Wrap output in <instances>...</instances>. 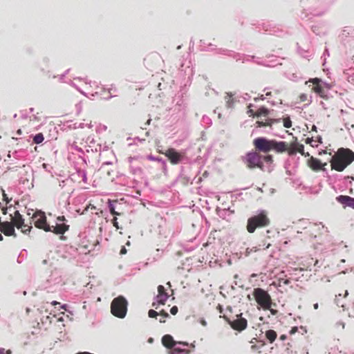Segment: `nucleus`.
<instances>
[{"label": "nucleus", "instance_id": "nucleus-43", "mask_svg": "<svg viewBox=\"0 0 354 354\" xmlns=\"http://www.w3.org/2000/svg\"><path fill=\"white\" fill-rule=\"evenodd\" d=\"M3 239V236L1 234H0V241H2Z\"/></svg>", "mask_w": 354, "mask_h": 354}, {"label": "nucleus", "instance_id": "nucleus-49", "mask_svg": "<svg viewBox=\"0 0 354 354\" xmlns=\"http://www.w3.org/2000/svg\"><path fill=\"white\" fill-rule=\"evenodd\" d=\"M17 133H18L19 134H21V130H20V129H19V130H18Z\"/></svg>", "mask_w": 354, "mask_h": 354}, {"label": "nucleus", "instance_id": "nucleus-23", "mask_svg": "<svg viewBox=\"0 0 354 354\" xmlns=\"http://www.w3.org/2000/svg\"><path fill=\"white\" fill-rule=\"evenodd\" d=\"M44 140V136L41 133H37L35 135V136L33 138V142L35 144H40Z\"/></svg>", "mask_w": 354, "mask_h": 354}, {"label": "nucleus", "instance_id": "nucleus-39", "mask_svg": "<svg viewBox=\"0 0 354 354\" xmlns=\"http://www.w3.org/2000/svg\"><path fill=\"white\" fill-rule=\"evenodd\" d=\"M51 304H52L53 306H56V305H57V304H59V302H57V301H52V302H51Z\"/></svg>", "mask_w": 354, "mask_h": 354}, {"label": "nucleus", "instance_id": "nucleus-36", "mask_svg": "<svg viewBox=\"0 0 354 354\" xmlns=\"http://www.w3.org/2000/svg\"><path fill=\"white\" fill-rule=\"evenodd\" d=\"M57 219L59 221H64L66 220L64 216H58Z\"/></svg>", "mask_w": 354, "mask_h": 354}, {"label": "nucleus", "instance_id": "nucleus-42", "mask_svg": "<svg viewBox=\"0 0 354 354\" xmlns=\"http://www.w3.org/2000/svg\"><path fill=\"white\" fill-rule=\"evenodd\" d=\"M266 95L267 96L271 95V92H267V93H266Z\"/></svg>", "mask_w": 354, "mask_h": 354}, {"label": "nucleus", "instance_id": "nucleus-6", "mask_svg": "<svg viewBox=\"0 0 354 354\" xmlns=\"http://www.w3.org/2000/svg\"><path fill=\"white\" fill-rule=\"evenodd\" d=\"M243 160L247 167L250 169L257 167L263 170L264 165L262 161V156L257 151L248 152Z\"/></svg>", "mask_w": 354, "mask_h": 354}, {"label": "nucleus", "instance_id": "nucleus-47", "mask_svg": "<svg viewBox=\"0 0 354 354\" xmlns=\"http://www.w3.org/2000/svg\"><path fill=\"white\" fill-rule=\"evenodd\" d=\"M347 295H348V292H347V290H345V294H344V297H346Z\"/></svg>", "mask_w": 354, "mask_h": 354}, {"label": "nucleus", "instance_id": "nucleus-17", "mask_svg": "<svg viewBox=\"0 0 354 354\" xmlns=\"http://www.w3.org/2000/svg\"><path fill=\"white\" fill-rule=\"evenodd\" d=\"M337 201L341 204L354 208V198L341 195L337 197Z\"/></svg>", "mask_w": 354, "mask_h": 354}, {"label": "nucleus", "instance_id": "nucleus-14", "mask_svg": "<svg viewBox=\"0 0 354 354\" xmlns=\"http://www.w3.org/2000/svg\"><path fill=\"white\" fill-rule=\"evenodd\" d=\"M0 231L4 234L5 236H12L14 237L17 236V234L15 233V226L13 223L9 221L2 222L1 225Z\"/></svg>", "mask_w": 354, "mask_h": 354}, {"label": "nucleus", "instance_id": "nucleus-9", "mask_svg": "<svg viewBox=\"0 0 354 354\" xmlns=\"http://www.w3.org/2000/svg\"><path fill=\"white\" fill-rule=\"evenodd\" d=\"M10 222L13 223L14 226L17 229H21L24 234L30 232L32 229L31 225L24 223V219L18 210L15 211Z\"/></svg>", "mask_w": 354, "mask_h": 354}, {"label": "nucleus", "instance_id": "nucleus-41", "mask_svg": "<svg viewBox=\"0 0 354 354\" xmlns=\"http://www.w3.org/2000/svg\"><path fill=\"white\" fill-rule=\"evenodd\" d=\"M151 122V119H149L147 122L145 123V125H149Z\"/></svg>", "mask_w": 354, "mask_h": 354}, {"label": "nucleus", "instance_id": "nucleus-20", "mask_svg": "<svg viewBox=\"0 0 354 354\" xmlns=\"http://www.w3.org/2000/svg\"><path fill=\"white\" fill-rule=\"evenodd\" d=\"M284 144L286 145L285 151H287L288 155L293 156V155L296 154V153H297L296 142H292L290 145L288 143H287L286 142H284Z\"/></svg>", "mask_w": 354, "mask_h": 354}, {"label": "nucleus", "instance_id": "nucleus-1", "mask_svg": "<svg viewBox=\"0 0 354 354\" xmlns=\"http://www.w3.org/2000/svg\"><path fill=\"white\" fill-rule=\"evenodd\" d=\"M354 160V152L346 148H339L330 160L331 169L342 171Z\"/></svg>", "mask_w": 354, "mask_h": 354}, {"label": "nucleus", "instance_id": "nucleus-21", "mask_svg": "<svg viewBox=\"0 0 354 354\" xmlns=\"http://www.w3.org/2000/svg\"><path fill=\"white\" fill-rule=\"evenodd\" d=\"M265 336L268 342L272 344L276 339L277 334L274 330H268L265 332Z\"/></svg>", "mask_w": 354, "mask_h": 354}, {"label": "nucleus", "instance_id": "nucleus-13", "mask_svg": "<svg viewBox=\"0 0 354 354\" xmlns=\"http://www.w3.org/2000/svg\"><path fill=\"white\" fill-rule=\"evenodd\" d=\"M252 106V104H250L249 106H248L247 114L250 117H253V118H254V117L261 118L262 116L268 117L270 111L267 108L262 106V107L259 108L256 112H254V110L252 109H251Z\"/></svg>", "mask_w": 354, "mask_h": 354}, {"label": "nucleus", "instance_id": "nucleus-12", "mask_svg": "<svg viewBox=\"0 0 354 354\" xmlns=\"http://www.w3.org/2000/svg\"><path fill=\"white\" fill-rule=\"evenodd\" d=\"M163 153L168 158L170 162L174 165L179 163L183 157L181 153H178L173 148L168 149Z\"/></svg>", "mask_w": 354, "mask_h": 354}, {"label": "nucleus", "instance_id": "nucleus-38", "mask_svg": "<svg viewBox=\"0 0 354 354\" xmlns=\"http://www.w3.org/2000/svg\"><path fill=\"white\" fill-rule=\"evenodd\" d=\"M312 140H313L312 138H308L306 139V143L310 144Z\"/></svg>", "mask_w": 354, "mask_h": 354}, {"label": "nucleus", "instance_id": "nucleus-2", "mask_svg": "<svg viewBox=\"0 0 354 354\" xmlns=\"http://www.w3.org/2000/svg\"><path fill=\"white\" fill-rule=\"evenodd\" d=\"M253 145L259 153H268L274 151L277 153H283L286 150V145L283 141L278 142L275 140H268L263 137L255 138L253 140Z\"/></svg>", "mask_w": 354, "mask_h": 354}, {"label": "nucleus", "instance_id": "nucleus-34", "mask_svg": "<svg viewBox=\"0 0 354 354\" xmlns=\"http://www.w3.org/2000/svg\"><path fill=\"white\" fill-rule=\"evenodd\" d=\"M11 351L10 350L6 351V353H4V348H0V354H10Z\"/></svg>", "mask_w": 354, "mask_h": 354}, {"label": "nucleus", "instance_id": "nucleus-48", "mask_svg": "<svg viewBox=\"0 0 354 354\" xmlns=\"http://www.w3.org/2000/svg\"><path fill=\"white\" fill-rule=\"evenodd\" d=\"M313 130H316V127L315 125L313 127Z\"/></svg>", "mask_w": 354, "mask_h": 354}, {"label": "nucleus", "instance_id": "nucleus-5", "mask_svg": "<svg viewBox=\"0 0 354 354\" xmlns=\"http://www.w3.org/2000/svg\"><path fill=\"white\" fill-rule=\"evenodd\" d=\"M127 301L122 297L119 296L113 299L111 304V313L119 318H124L127 311Z\"/></svg>", "mask_w": 354, "mask_h": 354}, {"label": "nucleus", "instance_id": "nucleus-40", "mask_svg": "<svg viewBox=\"0 0 354 354\" xmlns=\"http://www.w3.org/2000/svg\"><path fill=\"white\" fill-rule=\"evenodd\" d=\"M313 307H314V308H315V309H316V310H317V309H318V307H319L318 304H314V306H313Z\"/></svg>", "mask_w": 354, "mask_h": 354}, {"label": "nucleus", "instance_id": "nucleus-37", "mask_svg": "<svg viewBox=\"0 0 354 354\" xmlns=\"http://www.w3.org/2000/svg\"><path fill=\"white\" fill-rule=\"evenodd\" d=\"M286 338H287V336H286V335H281L280 336V337H279V339H280L281 340H282V341H283V340L286 339Z\"/></svg>", "mask_w": 354, "mask_h": 354}, {"label": "nucleus", "instance_id": "nucleus-16", "mask_svg": "<svg viewBox=\"0 0 354 354\" xmlns=\"http://www.w3.org/2000/svg\"><path fill=\"white\" fill-rule=\"evenodd\" d=\"M308 165L312 170L317 171L319 170H324L325 169L324 167L326 165V163L322 165L319 159L311 156L308 160Z\"/></svg>", "mask_w": 354, "mask_h": 354}, {"label": "nucleus", "instance_id": "nucleus-8", "mask_svg": "<svg viewBox=\"0 0 354 354\" xmlns=\"http://www.w3.org/2000/svg\"><path fill=\"white\" fill-rule=\"evenodd\" d=\"M308 82L313 83V87L311 90L317 94L319 97L325 98L326 97V91L329 89L328 84L323 82L319 78L315 77L310 79L306 84Z\"/></svg>", "mask_w": 354, "mask_h": 354}, {"label": "nucleus", "instance_id": "nucleus-25", "mask_svg": "<svg viewBox=\"0 0 354 354\" xmlns=\"http://www.w3.org/2000/svg\"><path fill=\"white\" fill-rule=\"evenodd\" d=\"M283 126L286 128H290L292 126V121L289 117L283 118Z\"/></svg>", "mask_w": 354, "mask_h": 354}, {"label": "nucleus", "instance_id": "nucleus-28", "mask_svg": "<svg viewBox=\"0 0 354 354\" xmlns=\"http://www.w3.org/2000/svg\"><path fill=\"white\" fill-rule=\"evenodd\" d=\"M263 160L268 163H272L273 161L272 156L271 155L262 156Z\"/></svg>", "mask_w": 354, "mask_h": 354}, {"label": "nucleus", "instance_id": "nucleus-46", "mask_svg": "<svg viewBox=\"0 0 354 354\" xmlns=\"http://www.w3.org/2000/svg\"><path fill=\"white\" fill-rule=\"evenodd\" d=\"M304 156H309V153H305V155H304Z\"/></svg>", "mask_w": 354, "mask_h": 354}, {"label": "nucleus", "instance_id": "nucleus-32", "mask_svg": "<svg viewBox=\"0 0 354 354\" xmlns=\"http://www.w3.org/2000/svg\"><path fill=\"white\" fill-rule=\"evenodd\" d=\"M178 307H177V306H173V307L171 308V310H170V313H171L172 315H175L178 313Z\"/></svg>", "mask_w": 354, "mask_h": 354}, {"label": "nucleus", "instance_id": "nucleus-35", "mask_svg": "<svg viewBox=\"0 0 354 354\" xmlns=\"http://www.w3.org/2000/svg\"><path fill=\"white\" fill-rule=\"evenodd\" d=\"M126 253H127V250H126V248L124 246H122V249L120 250V254H124Z\"/></svg>", "mask_w": 354, "mask_h": 354}, {"label": "nucleus", "instance_id": "nucleus-4", "mask_svg": "<svg viewBox=\"0 0 354 354\" xmlns=\"http://www.w3.org/2000/svg\"><path fill=\"white\" fill-rule=\"evenodd\" d=\"M270 221L268 216L267 212L261 211L257 215L251 216L248 219L247 230L249 233H253L257 228L267 227L270 225Z\"/></svg>", "mask_w": 354, "mask_h": 354}, {"label": "nucleus", "instance_id": "nucleus-11", "mask_svg": "<svg viewBox=\"0 0 354 354\" xmlns=\"http://www.w3.org/2000/svg\"><path fill=\"white\" fill-rule=\"evenodd\" d=\"M158 295L156 297V302L152 304V306L158 308L159 305H165L169 298L168 293L162 285L158 286Z\"/></svg>", "mask_w": 354, "mask_h": 354}, {"label": "nucleus", "instance_id": "nucleus-22", "mask_svg": "<svg viewBox=\"0 0 354 354\" xmlns=\"http://www.w3.org/2000/svg\"><path fill=\"white\" fill-rule=\"evenodd\" d=\"M189 353V350L174 346V347L172 348L171 354H181V353L188 354Z\"/></svg>", "mask_w": 354, "mask_h": 354}, {"label": "nucleus", "instance_id": "nucleus-19", "mask_svg": "<svg viewBox=\"0 0 354 354\" xmlns=\"http://www.w3.org/2000/svg\"><path fill=\"white\" fill-rule=\"evenodd\" d=\"M279 120L266 118L265 120H258L256 124L258 127H272L274 123L279 122Z\"/></svg>", "mask_w": 354, "mask_h": 354}, {"label": "nucleus", "instance_id": "nucleus-31", "mask_svg": "<svg viewBox=\"0 0 354 354\" xmlns=\"http://www.w3.org/2000/svg\"><path fill=\"white\" fill-rule=\"evenodd\" d=\"M112 223L113 225V226L116 228V229H120V227H119V225H118V220H117V218L115 216L113 220H112Z\"/></svg>", "mask_w": 354, "mask_h": 354}, {"label": "nucleus", "instance_id": "nucleus-44", "mask_svg": "<svg viewBox=\"0 0 354 354\" xmlns=\"http://www.w3.org/2000/svg\"><path fill=\"white\" fill-rule=\"evenodd\" d=\"M61 308H62V309L66 310V305H63V306H61Z\"/></svg>", "mask_w": 354, "mask_h": 354}, {"label": "nucleus", "instance_id": "nucleus-10", "mask_svg": "<svg viewBox=\"0 0 354 354\" xmlns=\"http://www.w3.org/2000/svg\"><path fill=\"white\" fill-rule=\"evenodd\" d=\"M32 219L36 227L42 229L46 232L51 231V227L46 223V217L44 212L41 211L33 214Z\"/></svg>", "mask_w": 354, "mask_h": 354}, {"label": "nucleus", "instance_id": "nucleus-18", "mask_svg": "<svg viewBox=\"0 0 354 354\" xmlns=\"http://www.w3.org/2000/svg\"><path fill=\"white\" fill-rule=\"evenodd\" d=\"M51 231L56 234H64L69 229V225L66 224H57L55 226H50Z\"/></svg>", "mask_w": 354, "mask_h": 354}, {"label": "nucleus", "instance_id": "nucleus-24", "mask_svg": "<svg viewBox=\"0 0 354 354\" xmlns=\"http://www.w3.org/2000/svg\"><path fill=\"white\" fill-rule=\"evenodd\" d=\"M158 315L162 317L159 320L160 323H165L166 322V318L169 317V314L164 310H162Z\"/></svg>", "mask_w": 354, "mask_h": 354}, {"label": "nucleus", "instance_id": "nucleus-3", "mask_svg": "<svg viewBox=\"0 0 354 354\" xmlns=\"http://www.w3.org/2000/svg\"><path fill=\"white\" fill-rule=\"evenodd\" d=\"M256 302L263 309L269 310L272 315H275L277 313V310L271 308L272 306H275L272 303L270 295L265 290L261 288H254L252 293Z\"/></svg>", "mask_w": 354, "mask_h": 354}, {"label": "nucleus", "instance_id": "nucleus-27", "mask_svg": "<svg viewBox=\"0 0 354 354\" xmlns=\"http://www.w3.org/2000/svg\"><path fill=\"white\" fill-rule=\"evenodd\" d=\"M109 211H110L111 214L115 215V216L120 215V213H119V212H116L115 210V207L113 206V204L111 203V202H109Z\"/></svg>", "mask_w": 354, "mask_h": 354}, {"label": "nucleus", "instance_id": "nucleus-26", "mask_svg": "<svg viewBox=\"0 0 354 354\" xmlns=\"http://www.w3.org/2000/svg\"><path fill=\"white\" fill-rule=\"evenodd\" d=\"M297 145V152H299L301 155H305L304 152V146L301 144L296 142Z\"/></svg>", "mask_w": 354, "mask_h": 354}, {"label": "nucleus", "instance_id": "nucleus-30", "mask_svg": "<svg viewBox=\"0 0 354 354\" xmlns=\"http://www.w3.org/2000/svg\"><path fill=\"white\" fill-rule=\"evenodd\" d=\"M300 102H306L308 100V95L305 93H301L299 96Z\"/></svg>", "mask_w": 354, "mask_h": 354}, {"label": "nucleus", "instance_id": "nucleus-15", "mask_svg": "<svg viewBox=\"0 0 354 354\" xmlns=\"http://www.w3.org/2000/svg\"><path fill=\"white\" fill-rule=\"evenodd\" d=\"M162 343L164 346H165L167 348H172L174 347V346H176V344L183 345V346H187L188 344L185 342H176L172 336L170 335H165L162 337Z\"/></svg>", "mask_w": 354, "mask_h": 354}, {"label": "nucleus", "instance_id": "nucleus-7", "mask_svg": "<svg viewBox=\"0 0 354 354\" xmlns=\"http://www.w3.org/2000/svg\"><path fill=\"white\" fill-rule=\"evenodd\" d=\"M223 318L234 330L241 332L248 326V321L245 318L242 317V313L236 315V319H231L225 315L223 316Z\"/></svg>", "mask_w": 354, "mask_h": 354}, {"label": "nucleus", "instance_id": "nucleus-33", "mask_svg": "<svg viewBox=\"0 0 354 354\" xmlns=\"http://www.w3.org/2000/svg\"><path fill=\"white\" fill-rule=\"evenodd\" d=\"M298 330V328L297 326H294L291 328V330H290V335H293L295 334V333H297Z\"/></svg>", "mask_w": 354, "mask_h": 354}, {"label": "nucleus", "instance_id": "nucleus-29", "mask_svg": "<svg viewBox=\"0 0 354 354\" xmlns=\"http://www.w3.org/2000/svg\"><path fill=\"white\" fill-rule=\"evenodd\" d=\"M148 315L151 318H155V317H156L158 315V313H157L154 310L151 309L148 312Z\"/></svg>", "mask_w": 354, "mask_h": 354}, {"label": "nucleus", "instance_id": "nucleus-45", "mask_svg": "<svg viewBox=\"0 0 354 354\" xmlns=\"http://www.w3.org/2000/svg\"><path fill=\"white\" fill-rule=\"evenodd\" d=\"M284 283H285V284H288V280H287V279H286V280H285V281H284Z\"/></svg>", "mask_w": 354, "mask_h": 354}]
</instances>
